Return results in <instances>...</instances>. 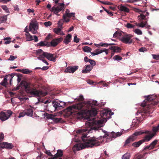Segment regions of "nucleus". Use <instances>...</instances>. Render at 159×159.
<instances>
[{"mask_svg": "<svg viewBox=\"0 0 159 159\" xmlns=\"http://www.w3.org/2000/svg\"><path fill=\"white\" fill-rule=\"evenodd\" d=\"M146 50V49L145 48L142 47L139 49V51L140 52H144Z\"/></svg>", "mask_w": 159, "mask_h": 159, "instance_id": "e2e57ef3", "label": "nucleus"}, {"mask_svg": "<svg viewBox=\"0 0 159 159\" xmlns=\"http://www.w3.org/2000/svg\"><path fill=\"white\" fill-rule=\"evenodd\" d=\"M71 35L68 34L66 36V38L65 39L63 42L66 44H67L70 42V39L71 38Z\"/></svg>", "mask_w": 159, "mask_h": 159, "instance_id": "bb28decb", "label": "nucleus"}, {"mask_svg": "<svg viewBox=\"0 0 159 159\" xmlns=\"http://www.w3.org/2000/svg\"><path fill=\"white\" fill-rule=\"evenodd\" d=\"M1 7L3 10H5L6 12L7 13H10V11H9L8 9L6 6L2 5L1 6Z\"/></svg>", "mask_w": 159, "mask_h": 159, "instance_id": "a19ab883", "label": "nucleus"}, {"mask_svg": "<svg viewBox=\"0 0 159 159\" xmlns=\"http://www.w3.org/2000/svg\"><path fill=\"white\" fill-rule=\"evenodd\" d=\"M136 25L140 27L143 28L145 26V24H144V22H142L140 23H136Z\"/></svg>", "mask_w": 159, "mask_h": 159, "instance_id": "79ce46f5", "label": "nucleus"}, {"mask_svg": "<svg viewBox=\"0 0 159 159\" xmlns=\"http://www.w3.org/2000/svg\"><path fill=\"white\" fill-rule=\"evenodd\" d=\"M88 62H89L92 66H94L96 65V62L95 61L93 60L89 59L88 60Z\"/></svg>", "mask_w": 159, "mask_h": 159, "instance_id": "de8ad7c7", "label": "nucleus"}, {"mask_svg": "<svg viewBox=\"0 0 159 159\" xmlns=\"http://www.w3.org/2000/svg\"><path fill=\"white\" fill-rule=\"evenodd\" d=\"M75 13H69L66 16V18L68 19L67 17L70 18L71 17H75Z\"/></svg>", "mask_w": 159, "mask_h": 159, "instance_id": "49530a36", "label": "nucleus"}, {"mask_svg": "<svg viewBox=\"0 0 159 159\" xmlns=\"http://www.w3.org/2000/svg\"><path fill=\"white\" fill-rule=\"evenodd\" d=\"M83 50L85 52H91V51L92 50V49L91 48L87 46H85L83 48Z\"/></svg>", "mask_w": 159, "mask_h": 159, "instance_id": "473e14b6", "label": "nucleus"}, {"mask_svg": "<svg viewBox=\"0 0 159 159\" xmlns=\"http://www.w3.org/2000/svg\"><path fill=\"white\" fill-rule=\"evenodd\" d=\"M84 100V98L83 96L82 95H81L79 96L78 98H76L75 99V100L76 102H80V101H83Z\"/></svg>", "mask_w": 159, "mask_h": 159, "instance_id": "4c0bfd02", "label": "nucleus"}, {"mask_svg": "<svg viewBox=\"0 0 159 159\" xmlns=\"http://www.w3.org/2000/svg\"><path fill=\"white\" fill-rule=\"evenodd\" d=\"M159 102L156 99V97L153 95H149L142 103L141 106L143 107L147 106L148 108L150 109L153 106L157 105Z\"/></svg>", "mask_w": 159, "mask_h": 159, "instance_id": "39448f33", "label": "nucleus"}, {"mask_svg": "<svg viewBox=\"0 0 159 159\" xmlns=\"http://www.w3.org/2000/svg\"><path fill=\"white\" fill-rule=\"evenodd\" d=\"M16 58V57H15V56H13L11 55L10 56V58L9 59H8V60L11 61H13Z\"/></svg>", "mask_w": 159, "mask_h": 159, "instance_id": "052dcab7", "label": "nucleus"}, {"mask_svg": "<svg viewBox=\"0 0 159 159\" xmlns=\"http://www.w3.org/2000/svg\"><path fill=\"white\" fill-rule=\"evenodd\" d=\"M103 7L104 10L110 16H112L113 15V14L112 12L110 11L109 10H107V9Z\"/></svg>", "mask_w": 159, "mask_h": 159, "instance_id": "09e8293b", "label": "nucleus"}, {"mask_svg": "<svg viewBox=\"0 0 159 159\" xmlns=\"http://www.w3.org/2000/svg\"><path fill=\"white\" fill-rule=\"evenodd\" d=\"M69 13H70V10L69 9H67L66 11L65 14L63 15V18L64 20L66 22H68L70 21L69 19L66 18V16Z\"/></svg>", "mask_w": 159, "mask_h": 159, "instance_id": "cd10ccee", "label": "nucleus"}, {"mask_svg": "<svg viewBox=\"0 0 159 159\" xmlns=\"http://www.w3.org/2000/svg\"><path fill=\"white\" fill-rule=\"evenodd\" d=\"M63 40V38L60 37L59 38H55L53 39L50 43V46L55 47L57 46ZM50 46L48 45V46Z\"/></svg>", "mask_w": 159, "mask_h": 159, "instance_id": "9b49d317", "label": "nucleus"}, {"mask_svg": "<svg viewBox=\"0 0 159 159\" xmlns=\"http://www.w3.org/2000/svg\"><path fill=\"white\" fill-rule=\"evenodd\" d=\"M121 35V34L120 32L116 31V32L113 35V38H116L119 36H120Z\"/></svg>", "mask_w": 159, "mask_h": 159, "instance_id": "ea45409f", "label": "nucleus"}, {"mask_svg": "<svg viewBox=\"0 0 159 159\" xmlns=\"http://www.w3.org/2000/svg\"><path fill=\"white\" fill-rule=\"evenodd\" d=\"M98 105L96 101H88L86 102H82L75 105L69 106L67 109L69 111L77 112V110H88V111L91 116H95L97 113V106Z\"/></svg>", "mask_w": 159, "mask_h": 159, "instance_id": "f257e3e1", "label": "nucleus"}, {"mask_svg": "<svg viewBox=\"0 0 159 159\" xmlns=\"http://www.w3.org/2000/svg\"><path fill=\"white\" fill-rule=\"evenodd\" d=\"M12 113V112L9 110L6 112L2 111L0 113V119L2 121H5L8 119Z\"/></svg>", "mask_w": 159, "mask_h": 159, "instance_id": "1a4fd4ad", "label": "nucleus"}, {"mask_svg": "<svg viewBox=\"0 0 159 159\" xmlns=\"http://www.w3.org/2000/svg\"><path fill=\"white\" fill-rule=\"evenodd\" d=\"M85 69L82 70V72L83 73H87L90 72L93 68V66L91 65L86 66Z\"/></svg>", "mask_w": 159, "mask_h": 159, "instance_id": "aec40b11", "label": "nucleus"}, {"mask_svg": "<svg viewBox=\"0 0 159 159\" xmlns=\"http://www.w3.org/2000/svg\"><path fill=\"white\" fill-rule=\"evenodd\" d=\"M60 105L59 106L61 107V109L63 108L65 106L66 103L63 102L59 101Z\"/></svg>", "mask_w": 159, "mask_h": 159, "instance_id": "c03bdc74", "label": "nucleus"}, {"mask_svg": "<svg viewBox=\"0 0 159 159\" xmlns=\"http://www.w3.org/2000/svg\"><path fill=\"white\" fill-rule=\"evenodd\" d=\"M109 49L113 51V52L111 53L112 56L114 55V52H120L121 50V48L120 47L116 46H111L109 47Z\"/></svg>", "mask_w": 159, "mask_h": 159, "instance_id": "a211bd4d", "label": "nucleus"}, {"mask_svg": "<svg viewBox=\"0 0 159 159\" xmlns=\"http://www.w3.org/2000/svg\"><path fill=\"white\" fill-rule=\"evenodd\" d=\"M119 10L121 11L125 12H129V9L126 7L121 5L119 8Z\"/></svg>", "mask_w": 159, "mask_h": 159, "instance_id": "393cba45", "label": "nucleus"}, {"mask_svg": "<svg viewBox=\"0 0 159 159\" xmlns=\"http://www.w3.org/2000/svg\"><path fill=\"white\" fill-rule=\"evenodd\" d=\"M140 21L142 20H147V18H146V16L143 14H140V15L138 17Z\"/></svg>", "mask_w": 159, "mask_h": 159, "instance_id": "c9c22d12", "label": "nucleus"}, {"mask_svg": "<svg viewBox=\"0 0 159 159\" xmlns=\"http://www.w3.org/2000/svg\"><path fill=\"white\" fill-rule=\"evenodd\" d=\"M25 115H26V113L24 110L22 112L20 113L18 117L20 118L21 117H23Z\"/></svg>", "mask_w": 159, "mask_h": 159, "instance_id": "3c124183", "label": "nucleus"}, {"mask_svg": "<svg viewBox=\"0 0 159 159\" xmlns=\"http://www.w3.org/2000/svg\"><path fill=\"white\" fill-rule=\"evenodd\" d=\"M44 24L46 27L50 26L52 25V23L50 21L46 22L44 23Z\"/></svg>", "mask_w": 159, "mask_h": 159, "instance_id": "603ef678", "label": "nucleus"}, {"mask_svg": "<svg viewBox=\"0 0 159 159\" xmlns=\"http://www.w3.org/2000/svg\"><path fill=\"white\" fill-rule=\"evenodd\" d=\"M21 84L25 88V91L34 97L45 96L47 94V93L37 90L36 88L30 86V83L25 81H22Z\"/></svg>", "mask_w": 159, "mask_h": 159, "instance_id": "7ed1b4c3", "label": "nucleus"}, {"mask_svg": "<svg viewBox=\"0 0 159 159\" xmlns=\"http://www.w3.org/2000/svg\"><path fill=\"white\" fill-rule=\"evenodd\" d=\"M10 1V0H0V2H2L4 3H6Z\"/></svg>", "mask_w": 159, "mask_h": 159, "instance_id": "338daca9", "label": "nucleus"}, {"mask_svg": "<svg viewBox=\"0 0 159 159\" xmlns=\"http://www.w3.org/2000/svg\"><path fill=\"white\" fill-rule=\"evenodd\" d=\"M27 41H31L34 40L33 37L30 33L25 34Z\"/></svg>", "mask_w": 159, "mask_h": 159, "instance_id": "7c9ffc66", "label": "nucleus"}, {"mask_svg": "<svg viewBox=\"0 0 159 159\" xmlns=\"http://www.w3.org/2000/svg\"><path fill=\"white\" fill-rule=\"evenodd\" d=\"M78 66H70L67 67L65 70V72L74 73L78 69Z\"/></svg>", "mask_w": 159, "mask_h": 159, "instance_id": "2eb2a0df", "label": "nucleus"}, {"mask_svg": "<svg viewBox=\"0 0 159 159\" xmlns=\"http://www.w3.org/2000/svg\"><path fill=\"white\" fill-rule=\"evenodd\" d=\"M108 114H110V113L106 110H102L100 113L101 117H104L105 118L107 117V116Z\"/></svg>", "mask_w": 159, "mask_h": 159, "instance_id": "412c9836", "label": "nucleus"}, {"mask_svg": "<svg viewBox=\"0 0 159 159\" xmlns=\"http://www.w3.org/2000/svg\"><path fill=\"white\" fill-rule=\"evenodd\" d=\"M52 105L54 108L55 111H58L61 109V107L59 106L60 104L59 101H54L52 102Z\"/></svg>", "mask_w": 159, "mask_h": 159, "instance_id": "f3484780", "label": "nucleus"}, {"mask_svg": "<svg viewBox=\"0 0 159 159\" xmlns=\"http://www.w3.org/2000/svg\"><path fill=\"white\" fill-rule=\"evenodd\" d=\"M4 138V135L2 133L0 134V141H2Z\"/></svg>", "mask_w": 159, "mask_h": 159, "instance_id": "69168bd1", "label": "nucleus"}, {"mask_svg": "<svg viewBox=\"0 0 159 159\" xmlns=\"http://www.w3.org/2000/svg\"><path fill=\"white\" fill-rule=\"evenodd\" d=\"M158 128L157 127H157H153L152 128V130L154 132H157L158 130Z\"/></svg>", "mask_w": 159, "mask_h": 159, "instance_id": "680f3d73", "label": "nucleus"}, {"mask_svg": "<svg viewBox=\"0 0 159 159\" xmlns=\"http://www.w3.org/2000/svg\"><path fill=\"white\" fill-rule=\"evenodd\" d=\"M32 72V70H29L27 69H23L21 70V72L22 73L25 74H30Z\"/></svg>", "mask_w": 159, "mask_h": 159, "instance_id": "c756f323", "label": "nucleus"}, {"mask_svg": "<svg viewBox=\"0 0 159 159\" xmlns=\"http://www.w3.org/2000/svg\"><path fill=\"white\" fill-rule=\"evenodd\" d=\"M8 15L0 16V24L5 23L7 20V16Z\"/></svg>", "mask_w": 159, "mask_h": 159, "instance_id": "c85d7f7f", "label": "nucleus"}, {"mask_svg": "<svg viewBox=\"0 0 159 159\" xmlns=\"http://www.w3.org/2000/svg\"><path fill=\"white\" fill-rule=\"evenodd\" d=\"M108 49H107L106 48H102L101 49H100V52H102V53L105 52L106 54L107 55L108 54Z\"/></svg>", "mask_w": 159, "mask_h": 159, "instance_id": "864d4df0", "label": "nucleus"}, {"mask_svg": "<svg viewBox=\"0 0 159 159\" xmlns=\"http://www.w3.org/2000/svg\"><path fill=\"white\" fill-rule=\"evenodd\" d=\"M149 131H148L142 130L139 131H136L132 135L136 137V136L140 135L145 134H149Z\"/></svg>", "mask_w": 159, "mask_h": 159, "instance_id": "6ab92c4d", "label": "nucleus"}, {"mask_svg": "<svg viewBox=\"0 0 159 159\" xmlns=\"http://www.w3.org/2000/svg\"><path fill=\"white\" fill-rule=\"evenodd\" d=\"M152 56L154 59L156 60H159V55H156L155 54H152Z\"/></svg>", "mask_w": 159, "mask_h": 159, "instance_id": "6e6d98bb", "label": "nucleus"}, {"mask_svg": "<svg viewBox=\"0 0 159 159\" xmlns=\"http://www.w3.org/2000/svg\"><path fill=\"white\" fill-rule=\"evenodd\" d=\"M157 140H155L153 141L149 145L150 147V149H152L157 144Z\"/></svg>", "mask_w": 159, "mask_h": 159, "instance_id": "2f4dec72", "label": "nucleus"}, {"mask_svg": "<svg viewBox=\"0 0 159 159\" xmlns=\"http://www.w3.org/2000/svg\"><path fill=\"white\" fill-rule=\"evenodd\" d=\"M83 140L84 142V144H76L75 145L76 149L77 151L84 149L85 148H92L94 146H98L101 143L98 141V139L94 137H91L89 139Z\"/></svg>", "mask_w": 159, "mask_h": 159, "instance_id": "20e7f679", "label": "nucleus"}, {"mask_svg": "<svg viewBox=\"0 0 159 159\" xmlns=\"http://www.w3.org/2000/svg\"><path fill=\"white\" fill-rule=\"evenodd\" d=\"M26 115L28 116H32L33 113V111L32 108H29L25 110Z\"/></svg>", "mask_w": 159, "mask_h": 159, "instance_id": "5701e85b", "label": "nucleus"}, {"mask_svg": "<svg viewBox=\"0 0 159 159\" xmlns=\"http://www.w3.org/2000/svg\"><path fill=\"white\" fill-rule=\"evenodd\" d=\"M122 133H120L119 132L116 133L115 134L116 137L120 136L122 134Z\"/></svg>", "mask_w": 159, "mask_h": 159, "instance_id": "774afa93", "label": "nucleus"}, {"mask_svg": "<svg viewBox=\"0 0 159 159\" xmlns=\"http://www.w3.org/2000/svg\"><path fill=\"white\" fill-rule=\"evenodd\" d=\"M134 32L138 35H142L143 34L142 31L138 29H136L134 30Z\"/></svg>", "mask_w": 159, "mask_h": 159, "instance_id": "37998d69", "label": "nucleus"}, {"mask_svg": "<svg viewBox=\"0 0 159 159\" xmlns=\"http://www.w3.org/2000/svg\"><path fill=\"white\" fill-rule=\"evenodd\" d=\"M36 53L37 55H39V57H38V58L39 59H41L42 58H44V57L43 55V52H45L43 51L41 49H39L37 50Z\"/></svg>", "mask_w": 159, "mask_h": 159, "instance_id": "b1692460", "label": "nucleus"}, {"mask_svg": "<svg viewBox=\"0 0 159 159\" xmlns=\"http://www.w3.org/2000/svg\"><path fill=\"white\" fill-rule=\"evenodd\" d=\"M64 8V4L63 3H59L57 6L55 5L52 7L51 9V11L55 14H57Z\"/></svg>", "mask_w": 159, "mask_h": 159, "instance_id": "6e6552de", "label": "nucleus"}, {"mask_svg": "<svg viewBox=\"0 0 159 159\" xmlns=\"http://www.w3.org/2000/svg\"><path fill=\"white\" fill-rule=\"evenodd\" d=\"M47 118L48 119H52L55 123L62 122L63 120L61 118L56 117L55 116L52 114H48Z\"/></svg>", "mask_w": 159, "mask_h": 159, "instance_id": "ddd939ff", "label": "nucleus"}, {"mask_svg": "<svg viewBox=\"0 0 159 159\" xmlns=\"http://www.w3.org/2000/svg\"><path fill=\"white\" fill-rule=\"evenodd\" d=\"M38 29V25L35 23L30 24L29 26V30L34 34L37 33V30Z\"/></svg>", "mask_w": 159, "mask_h": 159, "instance_id": "f8f14e48", "label": "nucleus"}, {"mask_svg": "<svg viewBox=\"0 0 159 159\" xmlns=\"http://www.w3.org/2000/svg\"><path fill=\"white\" fill-rule=\"evenodd\" d=\"M13 147L14 146L11 143L6 142H3L0 145V149L4 148L11 149L13 148Z\"/></svg>", "mask_w": 159, "mask_h": 159, "instance_id": "4468645a", "label": "nucleus"}, {"mask_svg": "<svg viewBox=\"0 0 159 159\" xmlns=\"http://www.w3.org/2000/svg\"><path fill=\"white\" fill-rule=\"evenodd\" d=\"M95 52H91V53L92 56H95L97 55H98L99 54L101 53H102V52H100V49H97L95 50Z\"/></svg>", "mask_w": 159, "mask_h": 159, "instance_id": "72a5a7b5", "label": "nucleus"}, {"mask_svg": "<svg viewBox=\"0 0 159 159\" xmlns=\"http://www.w3.org/2000/svg\"><path fill=\"white\" fill-rule=\"evenodd\" d=\"M140 0H127L126 2L129 3H133L134 2H136L139 1Z\"/></svg>", "mask_w": 159, "mask_h": 159, "instance_id": "bf43d9fd", "label": "nucleus"}, {"mask_svg": "<svg viewBox=\"0 0 159 159\" xmlns=\"http://www.w3.org/2000/svg\"><path fill=\"white\" fill-rule=\"evenodd\" d=\"M113 58L114 60L117 61H120L122 59V57L121 56L118 55H116L114 56L113 57Z\"/></svg>", "mask_w": 159, "mask_h": 159, "instance_id": "58836bf2", "label": "nucleus"}, {"mask_svg": "<svg viewBox=\"0 0 159 159\" xmlns=\"http://www.w3.org/2000/svg\"><path fill=\"white\" fill-rule=\"evenodd\" d=\"M104 44H105V45H104L103 47H107L109 46H111L112 45H115L114 43H104Z\"/></svg>", "mask_w": 159, "mask_h": 159, "instance_id": "0e129e2a", "label": "nucleus"}, {"mask_svg": "<svg viewBox=\"0 0 159 159\" xmlns=\"http://www.w3.org/2000/svg\"><path fill=\"white\" fill-rule=\"evenodd\" d=\"M126 26L128 28H132L134 27V25L130 23H128L127 24Z\"/></svg>", "mask_w": 159, "mask_h": 159, "instance_id": "5fc2aeb1", "label": "nucleus"}, {"mask_svg": "<svg viewBox=\"0 0 159 159\" xmlns=\"http://www.w3.org/2000/svg\"><path fill=\"white\" fill-rule=\"evenodd\" d=\"M7 83V78L6 77L4 78L3 80L0 83V84L4 86H6Z\"/></svg>", "mask_w": 159, "mask_h": 159, "instance_id": "e433bc0d", "label": "nucleus"}, {"mask_svg": "<svg viewBox=\"0 0 159 159\" xmlns=\"http://www.w3.org/2000/svg\"><path fill=\"white\" fill-rule=\"evenodd\" d=\"M63 28L59 27L53 29L54 32L56 34L60 35H65L63 32L61 30Z\"/></svg>", "mask_w": 159, "mask_h": 159, "instance_id": "dca6fc26", "label": "nucleus"}, {"mask_svg": "<svg viewBox=\"0 0 159 159\" xmlns=\"http://www.w3.org/2000/svg\"><path fill=\"white\" fill-rule=\"evenodd\" d=\"M43 56L44 58L46 57L48 60L54 62L55 61L56 58L57 57L56 54L49 53L47 52H43Z\"/></svg>", "mask_w": 159, "mask_h": 159, "instance_id": "9d476101", "label": "nucleus"}, {"mask_svg": "<svg viewBox=\"0 0 159 159\" xmlns=\"http://www.w3.org/2000/svg\"><path fill=\"white\" fill-rule=\"evenodd\" d=\"M155 135L154 134H152L150 135H146L143 139L139 141L133 143L132 145L134 147L137 148L139 147L142 143L144 142H148Z\"/></svg>", "mask_w": 159, "mask_h": 159, "instance_id": "423d86ee", "label": "nucleus"}, {"mask_svg": "<svg viewBox=\"0 0 159 159\" xmlns=\"http://www.w3.org/2000/svg\"><path fill=\"white\" fill-rule=\"evenodd\" d=\"M65 21L64 20L61 19L58 22L57 24L58 25V27H60L61 28H63V27H62L63 25L64 22Z\"/></svg>", "mask_w": 159, "mask_h": 159, "instance_id": "f704fd0d", "label": "nucleus"}, {"mask_svg": "<svg viewBox=\"0 0 159 159\" xmlns=\"http://www.w3.org/2000/svg\"><path fill=\"white\" fill-rule=\"evenodd\" d=\"M129 156L130 155L129 153H126L123 156L122 159H129Z\"/></svg>", "mask_w": 159, "mask_h": 159, "instance_id": "a18cd8bd", "label": "nucleus"}, {"mask_svg": "<svg viewBox=\"0 0 159 159\" xmlns=\"http://www.w3.org/2000/svg\"><path fill=\"white\" fill-rule=\"evenodd\" d=\"M103 123L101 120H97L96 118H89L85 122V129H79L77 130V134H81L84 132L92 133V130H97L102 126L101 125Z\"/></svg>", "mask_w": 159, "mask_h": 159, "instance_id": "f03ea898", "label": "nucleus"}, {"mask_svg": "<svg viewBox=\"0 0 159 159\" xmlns=\"http://www.w3.org/2000/svg\"><path fill=\"white\" fill-rule=\"evenodd\" d=\"M136 138V137H135L134 136H131L126 140L125 144H128L130 142L134 141Z\"/></svg>", "mask_w": 159, "mask_h": 159, "instance_id": "a878e982", "label": "nucleus"}, {"mask_svg": "<svg viewBox=\"0 0 159 159\" xmlns=\"http://www.w3.org/2000/svg\"><path fill=\"white\" fill-rule=\"evenodd\" d=\"M63 152L62 150L59 149L57 151V153L54 155L55 158H61L63 155Z\"/></svg>", "mask_w": 159, "mask_h": 159, "instance_id": "4be33fe9", "label": "nucleus"}, {"mask_svg": "<svg viewBox=\"0 0 159 159\" xmlns=\"http://www.w3.org/2000/svg\"><path fill=\"white\" fill-rule=\"evenodd\" d=\"M37 44L38 45L43 46H44L47 45L48 44V43L45 44L43 42L41 41L39 43H38Z\"/></svg>", "mask_w": 159, "mask_h": 159, "instance_id": "13d9d810", "label": "nucleus"}, {"mask_svg": "<svg viewBox=\"0 0 159 159\" xmlns=\"http://www.w3.org/2000/svg\"><path fill=\"white\" fill-rule=\"evenodd\" d=\"M80 40V39L79 38H77V35L74 36V41L75 42L77 43L79 42Z\"/></svg>", "mask_w": 159, "mask_h": 159, "instance_id": "4d7b16f0", "label": "nucleus"}, {"mask_svg": "<svg viewBox=\"0 0 159 159\" xmlns=\"http://www.w3.org/2000/svg\"><path fill=\"white\" fill-rule=\"evenodd\" d=\"M109 136L111 138H115L116 137L115 134L114 132H112L110 134H109Z\"/></svg>", "mask_w": 159, "mask_h": 159, "instance_id": "8fccbe9b", "label": "nucleus"}, {"mask_svg": "<svg viewBox=\"0 0 159 159\" xmlns=\"http://www.w3.org/2000/svg\"><path fill=\"white\" fill-rule=\"evenodd\" d=\"M133 36V35L131 34H127L122 37L120 40L123 43L130 44L133 42V40L131 38Z\"/></svg>", "mask_w": 159, "mask_h": 159, "instance_id": "0eeeda50", "label": "nucleus"}]
</instances>
